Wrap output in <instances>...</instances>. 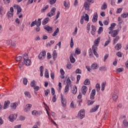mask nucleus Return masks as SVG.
<instances>
[{"mask_svg": "<svg viewBox=\"0 0 128 128\" xmlns=\"http://www.w3.org/2000/svg\"><path fill=\"white\" fill-rule=\"evenodd\" d=\"M84 84L85 86H90V80L86 79L84 82Z\"/></svg>", "mask_w": 128, "mask_h": 128, "instance_id": "29", "label": "nucleus"}, {"mask_svg": "<svg viewBox=\"0 0 128 128\" xmlns=\"http://www.w3.org/2000/svg\"><path fill=\"white\" fill-rule=\"evenodd\" d=\"M116 72H124V68H118L116 70Z\"/></svg>", "mask_w": 128, "mask_h": 128, "instance_id": "44", "label": "nucleus"}, {"mask_svg": "<svg viewBox=\"0 0 128 128\" xmlns=\"http://www.w3.org/2000/svg\"><path fill=\"white\" fill-rule=\"evenodd\" d=\"M18 106V102H15L11 104L10 108H11L12 110H16V106Z\"/></svg>", "mask_w": 128, "mask_h": 128, "instance_id": "17", "label": "nucleus"}, {"mask_svg": "<svg viewBox=\"0 0 128 128\" xmlns=\"http://www.w3.org/2000/svg\"><path fill=\"white\" fill-rule=\"evenodd\" d=\"M56 8H52L50 10V12H48L47 14V16H50V18H52V16H54L56 14Z\"/></svg>", "mask_w": 128, "mask_h": 128, "instance_id": "3", "label": "nucleus"}, {"mask_svg": "<svg viewBox=\"0 0 128 128\" xmlns=\"http://www.w3.org/2000/svg\"><path fill=\"white\" fill-rule=\"evenodd\" d=\"M84 116H85L84 110V109L81 110L78 112V116L80 117V118L82 119L84 118Z\"/></svg>", "mask_w": 128, "mask_h": 128, "instance_id": "6", "label": "nucleus"}, {"mask_svg": "<svg viewBox=\"0 0 128 128\" xmlns=\"http://www.w3.org/2000/svg\"><path fill=\"white\" fill-rule=\"evenodd\" d=\"M106 83H104V82H102V86H101V87H102V89H101L102 90V91L104 90V88L106 86Z\"/></svg>", "mask_w": 128, "mask_h": 128, "instance_id": "53", "label": "nucleus"}, {"mask_svg": "<svg viewBox=\"0 0 128 128\" xmlns=\"http://www.w3.org/2000/svg\"><path fill=\"white\" fill-rule=\"evenodd\" d=\"M96 26L92 25V30H91V34L92 36H94L96 34Z\"/></svg>", "mask_w": 128, "mask_h": 128, "instance_id": "22", "label": "nucleus"}, {"mask_svg": "<svg viewBox=\"0 0 128 128\" xmlns=\"http://www.w3.org/2000/svg\"><path fill=\"white\" fill-rule=\"evenodd\" d=\"M45 56H46L45 51H42V52H40V54L38 56V58H40V60H42V58H44Z\"/></svg>", "mask_w": 128, "mask_h": 128, "instance_id": "12", "label": "nucleus"}, {"mask_svg": "<svg viewBox=\"0 0 128 128\" xmlns=\"http://www.w3.org/2000/svg\"><path fill=\"white\" fill-rule=\"evenodd\" d=\"M56 2V0H50V4H54Z\"/></svg>", "mask_w": 128, "mask_h": 128, "instance_id": "61", "label": "nucleus"}, {"mask_svg": "<svg viewBox=\"0 0 128 128\" xmlns=\"http://www.w3.org/2000/svg\"><path fill=\"white\" fill-rule=\"evenodd\" d=\"M22 82L24 86H26V84H28V78H23Z\"/></svg>", "mask_w": 128, "mask_h": 128, "instance_id": "36", "label": "nucleus"}, {"mask_svg": "<svg viewBox=\"0 0 128 128\" xmlns=\"http://www.w3.org/2000/svg\"><path fill=\"white\" fill-rule=\"evenodd\" d=\"M44 30H47L48 32H52V28L48 25L44 26Z\"/></svg>", "mask_w": 128, "mask_h": 128, "instance_id": "15", "label": "nucleus"}, {"mask_svg": "<svg viewBox=\"0 0 128 128\" xmlns=\"http://www.w3.org/2000/svg\"><path fill=\"white\" fill-rule=\"evenodd\" d=\"M116 56H118V58H122V52H118L116 53Z\"/></svg>", "mask_w": 128, "mask_h": 128, "instance_id": "54", "label": "nucleus"}, {"mask_svg": "<svg viewBox=\"0 0 128 128\" xmlns=\"http://www.w3.org/2000/svg\"><path fill=\"white\" fill-rule=\"evenodd\" d=\"M71 92L73 94H76V92H78V87L76 86H72Z\"/></svg>", "mask_w": 128, "mask_h": 128, "instance_id": "8", "label": "nucleus"}, {"mask_svg": "<svg viewBox=\"0 0 128 128\" xmlns=\"http://www.w3.org/2000/svg\"><path fill=\"white\" fill-rule=\"evenodd\" d=\"M52 101L53 102H56V95H54L52 98Z\"/></svg>", "mask_w": 128, "mask_h": 128, "instance_id": "59", "label": "nucleus"}, {"mask_svg": "<svg viewBox=\"0 0 128 128\" xmlns=\"http://www.w3.org/2000/svg\"><path fill=\"white\" fill-rule=\"evenodd\" d=\"M59 32H60V29L58 28H57L56 30L53 33L52 36H58V34Z\"/></svg>", "mask_w": 128, "mask_h": 128, "instance_id": "25", "label": "nucleus"}, {"mask_svg": "<svg viewBox=\"0 0 128 128\" xmlns=\"http://www.w3.org/2000/svg\"><path fill=\"white\" fill-rule=\"evenodd\" d=\"M74 54H71L70 56V62L72 64H74V62H76V58H74Z\"/></svg>", "mask_w": 128, "mask_h": 128, "instance_id": "16", "label": "nucleus"}, {"mask_svg": "<svg viewBox=\"0 0 128 128\" xmlns=\"http://www.w3.org/2000/svg\"><path fill=\"white\" fill-rule=\"evenodd\" d=\"M23 58L24 60H28V54H24L23 56Z\"/></svg>", "mask_w": 128, "mask_h": 128, "instance_id": "46", "label": "nucleus"}, {"mask_svg": "<svg viewBox=\"0 0 128 128\" xmlns=\"http://www.w3.org/2000/svg\"><path fill=\"white\" fill-rule=\"evenodd\" d=\"M100 38H98L97 39L95 40L94 41V45L92 46V48H96L97 46H98V44H100Z\"/></svg>", "mask_w": 128, "mask_h": 128, "instance_id": "4", "label": "nucleus"}, {"mask_svg": "<svg viewBox=\"0 0 128 128\" xmlns=\"http://www.w3.org/2000/svg\"><path fill=\"white\" fill-rule=\"evenodd\" d=\"M96 96V89H94L92 90L90 95V100H94V96Z\"/></svg>", "mask_w": 128, "mask_h": 128, "instance_id": "13", "label": "nucleus"}, {"mask_svg": "<svg viewBox=\"0 0 128 128\" xmlns=\"http://www.w3.org/2000/svg\"><path fill=\"white\" fill-rule=\"evenodd\" d=\"M32 104H26L24 110V112H30V108H32Z\"/></svg>", "mask_w": 128, "mask_h": 128, "instance_id": "9", "label": "nucleus"}, {"mask_svg": "<svg viewBox=\"0 0 128 128\" xmlns=\"http://www.w3.org/2000/svg\"><path fill=\"white\" fill-rule=\"evenodd\" d=\"M6 44L8 46H10L13 48H16V42H14V41H12V40H6Z\"/></svg>", "mask_w": 128, "mask_h": 128, "instance_id": "1", "label": "nucleus"}, {"mask_svg": "<svg viewBox=\"0 0 128 128\" xmlns=\"http://www.w3.org/2000/svg\"><path fill=\"white\" fill-rule=\"evenodd\" d=\"M22 56H16L15 58V60L17 62H20V60H22Z\"/></svg>", "mask_w": 128, "mask_h": 128, "instance_id": "40", "label": "nucleus"}, {"mask_svg": "<svg viewBox=\"0 0 128 128\" xmlns=\"http://www.w3.org/2000/svg\"><path fill=\"white\" fill-rule=\"evenodd\" d=\"M60 11H58L57 12V14L56 15V17L54 19L55 20H58L60 16Z\"/></svg>", "mask_w": 128, "mask_h": 128, "instance_id": "55", "label": "nucleus"}, {"mask_svg": "<svg viewBox=\"0 0 128 128\" xmlns=\"http://www.w3.org/2000/svg\"><path fill=\"white\" fill-rule=\"evenodd\" d=\"M70 86L66 85L65 86V88H64V92H68V90H70Z\"/></svg>", "mask_w": 128, "mask_h": 128, "instance_id": "45", "label": "nucleus"}, {"mask_svg": "<svg viewBox=\"0 0 128 128\" xmlns=\"http://www.w3.org/2000/svg\"><path fill=\"white\" fill-rule=\"evenodd\" d=\"M110 42V38L109 37V40L106 42L104 46H106Z\"/></svg>", "mask_w": 128, "mask_h": 128, "instance_id": "57", "label": "nucleus"}, {"mask_svg": "<svg viewBox=\"0 0 128 128\" xmlns=\"http://www.w3.org/2000/svg\"><path fill=\"white\" fill-rule=\"evenodd\" d=\"M48 8V6L46 5L45 7L41 10V12H46Z\"/></svg>", "mask_w": 128, "mask_h": 128, "instance_id": "39", "label": "nucleus"}, {"mask_svg": "<svg viewBox=\"0 0 128 128\" xmlns=\"http://www.w3.org/2000/svg\"><path fill=\"white\" fill-rule=\"evenodd\" d=\"M18 118V114H12L8 116V118L12 122L16 120Z\"/></svg>", "mask_w": 128, "mask_h": 128, "instance_id": "2", "label": "nucleus"}, {"mask_svg": "<svg viewBox=\"0 0 128 128\" xmlns=\"http://www.w3.org/2000/svg\"><path fill=\"white\" fill-rule=\"evenodd\" d=\"M66 68H68V70H70V68H72V64H70V62H68Z\"/></svg>", "mask_w": 128, "mask_h": 128, "instance_id": "48", "label": "nucleus"}, {"mask_svg": "<svg viewBox=\"0 0 128 128\" xmlns=\"http://www.w3.org/2000/svg\"><path fill=\"white\" fill-rule=\"evenodd\" d=\"M42 114V112H38L36 110H34L32 112V114L33 116H40V114Z\"/></svg>", "mask_w": 128, "mask_h": 128, "instance_id": "10", "label": "nucleus"}, {"mask_svg": "<svg viewBox=\"0 0 128 128\" xmlns=\"http://www.w3.org/2000/svg\"><path fill=\"white\" fill-rule=\"evenodd\" d=\"M60 98H61V103L62 104V106H63V108H66V100L62 95H61Z\"/></svg>", "mask_w": 128, "mask_h": 128, "instance_id": "5", "label": "nucleus"}, {"mask_svg": "<svg viewBox=\"0 0 128 128\" xmlns=\"http://www.w3.org/2000/svg\"><path fill=\"white\" fill-rule=\"evenodd\" d=\"M42 18H39L38 19V22L36 21V26H40V25L42 24Z\"/></svg>", "mask_w": 128, "mask_h": 128, "instance_id": "24", "label": "nucleus"}, {"mask_svg": "<svg viewBox=\"0 0 128 128\" xmlns=\"http://www.w3.org/2000/svg\"><path fill=\"white\" fill-rule=\"evenodd\" d=\"M24 63L26 66H30V58L24 60Z\"/></svg>", "mask_w": 128, "mask_h": 128, "instance_id": "28", "label": "nucleus"}, {"mask_svg": "<svg viewBox=\"0 0 128 128\" xmlns=\"http://www.w3.org/2000/svg\"><path fill=\"white\" fill-rule=\"evenodd\" d=\"M92 50L94 54L96 56V58H98V52L96 50V49H92Z\"/></svg>", "mask_w": 128, "mask_h": 128, "instance_id": "38", "label": "nucleus"}, {"mask_svg": "<svg viewBox=\"0 0 128 128\" xmlns=\"http://www.w3.org/2000/svg\"><path fill=\"white\" fill-rule=\"evenodd\" d=\"M30 86L32 88H34L36 86V81L33 80L30 83Z\"/></svg>", "mask_w": 128, "mask_h": 128, "instance_id": "42", "label": "nucleus"}, {"mask_svg": "<svg viewBox=\"0 0 128 128\" xmlns=\"http://www.w3.org/2000/svg\"><path fill=\"white\" fill-rule=\"evenodd\" d=\"M100 70L102 71V70H106V66H101L99 68Z\"/></svg>", "mask_w": 128, "mask_h": 128, "instance_id": "58", "label": "nucleus"}, {"mask_svg": "<svg viewBox=\"0 0 128 128\" xmlns=\"http://www.w3.org/2000/svg\"><path fill=\"white\" fill-rule=\"evenodd\" d=\"M108 8V5H106V2H104L102 6L101 7L102 10H106Z\"/></svg>", "mask_w": 128, "mask_h": 128, "instance_id": "37", "label": "nucleus"}, {"mask_svg": "<svg viewBox=\"0 0 128 128\" xmlns=\"http://www.w3.org/2000/svg\"><path fill=\"white\" fill-rule=\"evenodd\" d=\"M10 101H5L4 105V110H6L8 107V106H10Z\"/></svg>", "mask_w": 128, "mask_h": 128, "instance_id": "19", "label": "nucleus"}, {"mask_svg": "<svg viewBox=\"0 0 128 128\" xmlns=\"http://www.w3.org/2000/svg\"><path fill=\"white\" fill-rule=\"evenodd\" d=\"M104 31V28L102 27H100L98 30V34H102V32Z\"/></svg>", "mask_w": 128, "mask_h": 128, "instance_id": "43", "label": "nucleus"}, {"mask_svg": "<svg viewBox=\"0 0 128 128\" xmlns=\"http://www.w3.org/2000/svg\"><path fill=\"white\" fill-rule=\"evenodd\" d=\"M112 98L113 100H114V102H116V100H118V95H116V94H113Z\"/></svg>", "mask_w": 128, "mask_h": 128, "instance_id": "49", "label": "nucleus"}, {"mask_svg": "<svg viewBox=\"0 0 128 128\" xmlns=\"http://www.w3.org/2000/svg\"><path fill=\"white\" fill-rule=\"evenodd\" d=\"M122 18H128V14H121Z\"/></svg>", "mask_w": 128, "mask_h": 128, "instance_id": "64", "label": "nucleus"}, {"mask_svg": "<svg viewBox=\"0 0 128 128\" xmlns=\"http://www.w3.org/2000/svg\"><path fill=\"white\" fill-rule=\"evenodd\" d=\"M98 13L97 12L94 13L93 18L92 19V22H98Z\"/></svg>", "mask_w": 128, "mask_h": 128, "instance_id": "14", "label": "nucleus"}, {"mask_svg": "<svg viewBox=\"0 0 128 128\" xmlns=\"http://www.w3.org/2000/svg\"><path fill=\"white\" fill-rule=\"evenodd\" d=\"M84 18V20H86V22H88V20H90V17L88 16V14H85Z\"/></svg>", "mask_w": 128, "mask_h": 128, "instance_id": "47", "label": "nucleus"}, {"mask_svg": "<svg viewBox=\"0 0 128 128\" xmlns=\"http://www.w3.org/2000/svg\"><path fill=\"white\" fill-rule=\"evenodd\" d=\"M91 68L92 70H96V68H98V64L94 63L92 64Z\"/></svg>", "mask_w": 128, "mask_h": 128, "instance_id": "30", "label": "nucleus"}, {"mask_svg": "<svg viewBox=\"0 0 128 128\" xmlns=\"http://www.w3.org/2000/svg\"><path fill=\"white\" fill-rule=\"evenodd\" d=\"M70 106L71 108H76L74 104V101L72 102L70 104Z\"/></svg>", "mask_w": 128, "mask_h": 128, "instance_id": "62", "label": "nucleus"}, {"mask_svg": "<svg viewBox=\"0 0 128 128\" xmlns=\"http://www.w3.org/2000/svg\"><path fill=\"white\" fill-rule=\"evenodd\" d=\"M88 54L90 58H92V56H94V54H92V50L90 48L88 50Z\"/></svg>", "mask_w": 128, "mask_h": 128, "instance_id": "34", "label": "nucleus"}, {"mask_svg": "<svg viewBox=\"0 0 128 128\" xmlns=\"http://www.w3.org/2000/svg\"><path fill=\"white\" fill-rule=\"evenodd\" d=\"M7 16L8 17V18H12L14 16V13H12L10 12H8L7 13Z\"/></svg>", "mask_w": 128, "mask_h": 128, "instance_id": "27", "label": "nucleus"}, {"mask_svg": "<svg viewBox=\"0 0 128 128\" xmlns=\"http://www.w3.org/2000/svg\"><path fill=\"white\" fill-rule=\"evenodd\" d=\"M84 15L81 16V19L80 20V22L81 24H84Z\"/></svg>", "mask_w": 128, "mask_h": 128, "instance_id": "50", "label": "nucleus"}, {"mask_svg": "<svg viewBox=\"0 0 128 128\" xmlns=\"http://www.w3.org/2000/svg\"><path fill=\"white\" fill-rule=\"evenodd\" d=\"M24 94L26 96H27V98H32V95H30V93L28 92H24Z\"/></svg>", "mask_w": 128, "mask_h": 128, "instance_id": "26", "label": "nucleus"}, {"mask_svg": "<svg viewBox=\"0 0 128 128\" xmlns=\"http://www.w3.org/2000/svg\"><path fill=\"white\" fill-rule=\"evenodd\" d=\"M44 92L46 96H48V94H50V90L47 89V90H45Z\"/></svg>", "mask_w": 128, "mask_h": 128, "instance_id": "63", "label": "nucleus"}, {"mask_svg": "<svg viewBox=\"0 0 128 128\" xmlns=\"http://www.w3.org/2000/svg\"><path fill=\"white\" fill-rule=\"evenodd\" d=\"M90 3H88V2H85L84 4V7L85 8V9L86 10H90Z\"/></svg>", "mask_w": 128, "mask_h": 128, "instance_id": "21", "label": "nucleus"}, {"mask_svg": "<svg viewBox=\"0 0 128 128\" xmlns=\"http://www.w3.org/2000/svg\"><path fill=\"white\" fill-rule=\"evenodd\" d=\"M81 92H82V94H84H84H86V92H88V87H86V86H82L81 88Z\"/></svg>", "mask_w": 128, "mask_h": 128, "instance_id": "11", "label": "nucleus"}, {"mask_svg": "<svg viewBox=\"0 0 128 128\" xmlns=\"http://www.w3.org/2000/svg\"><path fill=\"white\" fill-rule=\"evenodd\" d=\"M98 108H100V105H96L90 110V112H96V110H98Z\"/></svg>", "mask_w": 128, "mask_h": 128, "instance_id": "20", "label": "nucleus"}, {"mask_svg": "<svg viewBox=\"0 0 128 128\" xmlns=\"http://www.w3.org/2000/svg\"><path fill=\"white\" fill-rule=\"evenodd\" d=\"M57 54H56V52L55 50H54L52 53V58L53 60H56Z\"/></svg>", "mask_w": 128, "mask_h": 128, "instance_id": "32", "label": "nucleus"}, {"mask_svg": "<svg viewBox=\"0 0 128 128\" xmlns=\"http://www.w3.org/2000/svg\"><path fill=\"white\" fill-rule=\"evenodd\" d=\"M96 90L98 92L99 90H100V84H97L96 86Z\"/></svg>", "mask_w": 128, "mask_h": 128, "instance_id": "35", "label": "nucleus"}, {"mask_svg": "<svg viewBox=\"0 0 128 128\" xmlns=\"http://www.w3.org/2000/svg\"><path fill=\"white\" fill-rule=\"evenodd\" d=\"M115 48H122V44H118L115 46Z\"/></svg>", "mask_w": 128, "mask_h": 128, "instance_id": "56", "label": "nucleus"}, {"mask_svg": "<svg viewBox=\"0 0 128 128\" xmlns=\"http://www.w3.org/2000/svg\"><path fill=\"white\" fill-rule=\"evenodd\" d=\"M48 22H50V18H46L42 22V24H43V26H45V24H48Z\"/></svg>", "mask_w": 128, "mask_h": 128, "instance_id": "23", "label": "nucleus"}, {"mask_svg": "<svg viewBox=\"0 0 128 128\" xmlns=\"http://www.w3.org/2000/svg\"><path fill=\"white\" fill-rule=\"evenodd\" d=\"M66 83L67 84L66 86H71L72 81L70 80V78H67Z\"/></svg>", "mask_w": 128, "mask_h": 128, "instance_id": "33", "label": "nucleus"}, {"mask_svg": "<svg viewBox=\"0 0 128 128\" xmlns=\"http://www.w3.org/2000/svg\"><path fill=\"white\" fill-rule=\"evenodd\" d=\"M118 34V30H116L112 31V36L113 38H116V36Z\"/></svg>", "mask_w": 128, "mask_h": 128, "instance_id": "18", "label": "nucleus"}, {"mask_svg": "<svg viewBox=\"0 0 128 128\" xmlns=\"http://www.w3.org/2000/svg\"><path fill=\"white\" fill-rule=\"evenodd\" d=\"M123 124H124V126L126 128L128 127V122L126 120H124L123 121Z\"/></svg>", "mask_w": 128, "mask_h": 128, "instance_id": "41", "label": "nucleus"}, {"mask_svg": "<svg viewBox=\"0 0 128 128\" xmlns=\"http://www.w3.org/2000/svg\"><path fill=\"white\" fill-rule=\"evenodd\" d=\"M75 54H80V50L78 48H76L75 50Z\"/></svg>", "mask_w": 128, "mask_h": 128, "instance_id": "52", "label": "nucleus"}, {"mask_svg": "<svg viewBox=\"0 0 128 128\" xmlns=\"http://www.w3.org/2000/svg\"><path fill=\"white\" fill-rule=\"evenodd\" d=\"M44 76L45 78H50L48 69H45Z\"/></svg>", "mask_w": 128, "mask_h": 128, "instance_id": "31", "label": "nucleus"}, {"mask_svg": "<svg viewBox=\"0 0 128 128\" xmlns=\"http://www.w3.org/2000/svg\"><path fill=\"white\" fill-rule=\"evenodd\" d=\"M14 8L16 9L17 10V14H20L22 12V8L18 6V5H14Z\"/></svg>", "mask_w": 128, "mask_h": 128, "instance_id": "7", "label": "nucleus"}, {"mask_svg": "<svg viewBox=\"0 0 128 128\" xmlns=\"http://www.w3.org/2000/svg\"><path fill=\"white\" fill-rule=\"evenodd\" d=\"M36 25V20L32 22L31 23L30 26L31 28H32V26H34Z\"/></svg>", "mask_w": 128, "mask_h": 128, "instance_id": "51", "label": "nucleus"}, {"mask_svg": "<svg viewBox=\"0 0 128 128\" xmlns=\"http://www.w3.org/2000/svg\"><path fill=\"white\" fill-rule=\"evenodd\" d=\"M88 104L89 106H92V104L94 102V100H88Z\"/></svg>", "mask_w": 128, "mask_h": 128, "instance_id": "60", "label": "nucleus"}]
</instances>
